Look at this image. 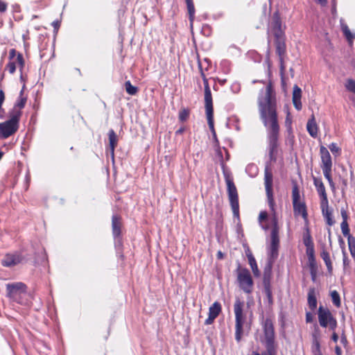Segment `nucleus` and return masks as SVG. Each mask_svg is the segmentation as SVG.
I'll return each instance as SVG.
<instances>
[{
	"mask_svg": "<svg viewBox=\"0 0 355 355\" xmlns=\"http://www.w3.org/2000/svg\"><path fill=\"white\" fill-rule=\"evenodd\" d=\"M261 119L267 128L271 143H274L279 134V126L277 113L276 94L272 83H269L263 94L258 100Z\"/></svg>",
	"mask_w": 355,
	"mask_h": 355,
	"instance_id": "obj_1",
	"label": "nucleus"
},
{
	"mask_svg": "<svg viewBox=\"0 0 355 355\" xmlns=\"http://www.w3.org/2000/svg\"><path fill=\"white\" fill-rule=\"evenodd\" d=\"M205 102L208 125L213 136L216 138V132L214 127V111L211 94L207 82L205 81Z\"/></svg>",
	"mask_w": 355,
	"mask_h": 355,
	"instance_id": "obj_2",
	"label": "nucleus"
},
{
	"mask_svg": "<svg viewBox=\"0 0 355 355\" xmlns=\"http://www.w3.org/2000/svg\"><path fill=\"white\" fill-rule=\"evenodd\" d=\"M225 182L227 187L228 198L233 214L235 216L238 217L239 214V205L236 187L234 185L232 180L229 176L225 178Z\"/></svg>",
	"mask_w": 355,
	"mask_h": 355,
	"instance_id": "obj_3",
	"label": "nucleus"
},
{
	"mask_svg": "<svg viewBox=\"0 0 355 355\" xmlns=\"http://www.w3.org/2000/svg\"><path fill=\"white\" fill-rule=\"evenodd\" d=\"M8 296L12 300L23 304L22 297L26 293V286L21 282L8 284L6 285Z\"/></svg>",
	"mask_w": 355,
	"mask_h": 355,
	"instance_id": "obj_4",
	"label": "nucleus"
},
{
	"mask_svg": "<svg viewBox=\"0 0 355 355\" xmlns=\"http://www.w3.org/2000/svg\"><path fill=\"white\" fill-rule=\"evenodd\" d=\"M237 281L239 287L246 293H250L253 288V280L249 270L239 268L237 270Z\"/></svg>",
	"mask_w": 355,
	"mask_h": 355,
	"instance_id": "obj_5",
	"label": "nucleus"
},
{
	"mask_svg": "<svg viewBox=\"0 0 355 355\" xmlns=\"http://www.w3.org/2000/svg\"><path fill=\"white\" fill-rule=\"evenodd\" d=\"M21 115V112L17 111L15 114H10V119L0 123V131L4 138H7L17 130V122Z\"/></svg>",
	"mask_w": 355,
	"mask_h": 355,
	"instance_id": "obj_6",
	"label": "nucleus"
},
{
	"mask_svg": "<svg viewBox=\"0 0 355 355\" xmlns=\"http://www.w3.org/2000/svg\"><path fill=\"white\" fill-rule=\"evenodd\" d=\"M320 151L321 155V159L322 163V167L324 175L328 180L330 185L334 187V183L331 178L332 162L330 154L327 149L324 146L320 147Z\"/></svg>",
	"mask_w": 355,
	"mask_h": 355,
	"instance_id": "obj_7",
	"label": "nucleus"
},
{
	"mask_svg": "<svg viewBox=\"0 0 355 355\" xmlns=\"http://www.w3.org/2000/svg\"><path fill=\"white\" fill-rule=\"evenodd\" d=\"M318 320L320 326L322 327L329 326L333 330L336 327L337 322L327 308L320 306L318 309Z\"/></svg>",
	"mask_w": 355,
	"mask_h": 355,
	"instance_id": "obj_8",
	"label": "nucleus"
},
{
	"mask_svg": "<svg viewBox=\"0 0 355 355\" xmlns=\"http://www.w3.org/2000/svg\"><path fill=\"white\" fill-rule=\"evenodd\" d=\"M265 187L266 193L270 202V205H272V173L269 166L265 168V177H264Z\"/></svg>",
	"mask_w": 355,
	"mask_h": 355,
	"instance_id": "obj_9",
	"label": "nucleus"
},
{
	"mask_svg": "<svg viewBox=\"0 0 355 355\" xmlns=\"http://www.w3.org/2000/svg\"><path fill=\"white\" fill-rule=\"evenodd\" d=\"M20 80L22 83V88L20 92L19 100L16 102V103L14 106L13 110L12 111V112L10 114H15V112H17V111L20 112V110L22 109L25 106V104L27 101V97L24 95V90L26 87V84H25L26 78L24 77V76L22 74H21V76H20Z\"/></svg>",
	"mask_w": 355,
	"mask_h": 355,
	"instance_id": "obj_10",
	"label": "nucleus"
},
{
	"mask_svg": "<svg viewBox=\"0 0 355 355\" xmlns=\"http://www.w3.org/2000/svg\"><path fill=\"white\" fill-rule=\"evenodd\" d=\"M22 257L17 254H8L2 260L3 266L6 267H12L21 263Z\"/></svg>",
	"mask_w": 355,
	"mask_h": 355,
	"instance_id": "obj_11",
	"label": "nucleus"
},
{
	"mask_svg": "<svg viewBox=\"0 0 355 355\" xmlns=\"http://www.w3.org/2000/svg\"><path fill=\"white\" fill-rule=\"evenodd\" d=\"M221 311L220 304L216 302L209 309V317L205 320V323L207 325L212 324L215 318L219 315Z\"/></svg>",
	"mask_w": 355,
	"mask_h": 355,
	"instance_id": "obj_12",
	"label": "nucleus"
},
{
	"mask_svg": "<svg viewBox=\"0 0 355 355\" xmlns=\"http://www.w3.org/2000/svg\"><path fill=\"white\" fill-rule=\"evenodd\" d=\"M264 332L268 345H272L274 339V329L272 322L269 319H266L264 322Z\"/></svg>",
	"mask_w": 355,
	"mask_h": 355,
	"instance_id": "obj_13",
	"label": "nucleus"
},
{
	"mask_svg": "<svg viewBox=\"0 0 355 355\" xmlns=\"http://www.w3.org/2000/svg\"><path fill=\"white\" fill-rule=\"evenodd\" d=\"M302 90L297 85H294L293 91V103L294 107L297 110H300L302 109Z\"/></svg>",
	"mask_w": 355,
	"mask_h": 355,
	"instance_id": "obj_14",
	"label": "nucleus"
},
{
	"mask_svg": "<svg viewBox=\"0 0 355 355\" xmlns=\"http://www.w3.org/2000/svg\"><path fill=\"white\" fill-rule=\"evenodd\" d=\"M278 244V231L276 226H275L271 234V254L273 257L277 256Z\"/></svg>",
	"mask_w": 355,
	"mask_h": 355,
	"instance_id": "obj_15",
	"label": "nucleus"
},
{
	"mask_svg": "<svg viewBox=\"0 0 355 355\" xmlns=\"http://www.w3.org/2000/svg\"><path fill=\"white\" fill-rule=\"evenodd\" d=\"M313 180H314V184H315V187L317 188L318 192L319 193V194L320 195V196L322 198L321 202L325 203L326 202L328 201V199H327V193L325 191V188H324V186L322 180L320 179H318L316 178H314Z\"/></svg>",
	"mask_w": 355,
	"mask_h": 355,
	"instance_id": "obj_16",
	"label": "nucleus"
},
{
	"mask_svg": "<svg viewBox=\"0 0 355 355\" xmlns=\"http://www.w3.org/2000/svg\"><path fill=\"white\" fill-rule=\"evenodd\" d=\"M234 311L235 314V320L246 319L243 313V302L239 299H236L234 305Z\"/></svg>",
	"mask_w": 355,
	"mask_h": 355,
	"instance_id": "obj_17",
	"label": "nucleus"
},
{
	"mask_svg": "<svg viewBox=\"0 0 355 355\" xmlns=\"http://www.w3.org/2000/svg\"><path fill=\"white\" fill-rule=\"evenodd\" d=\"M294 214L296 216H301L304 220L307 218V212L304 202L293 203Z\"/></svg>",
	"mask_w": 355,
	"mask_h": 355,
	"instance_id": "obj_18",
	"label": "nucleus"
},
{
	"mask_svg": "<svg viewBox=\"0 0 355 355\" xmlns=\"http://www.w3.org/2000/svg\"><path fill=\"white\" fill-rule=\"evenodd\" d=\"M306 128L311 137L315 138L318 136V128L314 115H312L311 119L308 121Z\"/></svg>",
	"mask_w": 355,
	"mask_h": 355,
	"instance_id": "obj_19",
	"label": "nucleus"
},
{
	"mask_svg": "<svg viewBox=\"0 0 355 355\" xmlns=\"http://www.w3.org/2000/svg\"><path fill=\"white\" fill-rule=\"evenodd\" d=\"M245 322V319L235 320V338L237 342H239L243 336Z\"/></svg>",
	"mask_w": 355,
	"mask_h": 355,
	"instance_id": "obj_20",
	"label": "nucleus"
},
{
	"mask_svg": "<svg viewBox=\"0 0 355 355\" xmlns=\"http://www.w3.org/2000/svg\"><path fill=\"white\" fill-rule=\"evenodd\" d=\"M321 209L322 211V214L324 216L327 223L331 226L334 224V220L331 217V211L329 209L328 201L325 202H321Z\"/></svg>",
	"mask_w": 355,
	"mask_h": 355,
	"instance_id": "obj_21",
	"label": "nucleus"
},
{
	"mask_svg": "<svg viewBox=\"0 0 355 355\" xmlns=\"http://www.w3.org/2000/svg\"><path fill=\"white\" fill-rule=\"evenodd\" d=\"M246 256L248 259V263L251 267L252 271L254 276L259 277L260 275L259 270L258 269L256 260L254 257H253L252 252L250 250H248L246 252Z\"/></svg>",
	"mask_w": 355,
	"mask_h": 355,
	"instance_id": "obj_22",
	"label": "nucleus"
},
{
	"mask_svg": "<svg viewBox=\"0 0 355 355\" xmlns=\"http://www.w3.org/2000/svg\"><path fill=\"white\" fill-rule=\"evenodd\" d=\"M308 303L311 309H314L317 306V300L314 288H310L308 293Z\"/></svg>",
	"mask_w": 355,
	"mask_h": 355,
	"instance_id": "obj_23",
	"label": "nucleus"
},
{
	"mask_svg": "<svg viewBox=\"0 0 355 355\" xmlns=\"http://www.w3.org/2000/svg\"><path fill=\"white\" fill-rule=\"evenodd\" d=\"M109 141L111 153L113 155L114 148L117 143V136L113 130H110L109 132Z\"/></svg>",
	"mask_w": 355,
	"mask_h": 355,
	"instance_id": "obj_24",
	"label": "nucleus"
},
{
	"mask_svg": "<svg viewBox=\"0 0 355 355\" xmlns=\"http://www.w3.org/2000/svg\"><path fill=\"white\" fill-rule=\"evenodd\" d=\"M321 257L324 260V261L327 267L329 272L331 273L332 270H333V266H332V263L331 261L329 254L326 251H323L321 253Z\"/></svg>",
	"mask_w": 355,
	"mask_h": 355,
	"instance_id": "obj_25",
	"label": "nucleus"
},
{
	"mask_svg": "<svg viewBox=\"0 0 355 355\" xmlns=\"http://www.w3.org/2000/svg\"><path fill=\"white\" fill-rule=\"evenodd\" d=\"M342 30L345 35V37H347V39L348 40L350 44H352L353 42V40L355 37V35L354 34H352L348 26L345 24H342Z\"/></svg>",
	"mask_w": 355,
	"mask_h": 355,
	"instance_id": "obj_26",
	"label": "nucleus"
},
{
	"mask_svg": "<svg viewBox=\"0 0 355 355\" xmlns=\"http://www.w3.org/2000/svg\"><path fill=\"white\" fill-rule=\"evenodd\" d=\"M285 44L280 39L276 43V50L277 53L279 54L280 57L284 55L285 53Z\"/></svg>",
	"mask_w": 355,
	"mask_h": 355,
	"instance_id": "obj_27",
	"label": "nucleus"
},
{
	"mask_svg": "<svg viewBox=\"0 0 355 355\" xmlns=\"http://www.w3.org/2000/svg\"><path fill=\"white\" fill-rule=\"evenodd\" d=\"M121 223L119 218L116 216L112 218V228L115 235H119L120 233Z\"/></svg>",
	"mask_w": 355,
	"mask_h": 355,
	"instance_id": "obj_28",
	"label": "nucleus"
},
{
	"mask_svg": "<svg viewBox=\"0 0 355 355\" xmlns=\"http://www.w3.org/2000/svg\"><path fill=\"white\" fill-rule=\"evenodd\" d=\"M331 297L333 303L337 307L340 306V298L338 293L336 291H333L331 292Z\"/></svg>",
	"mask_w": 355,
	"mask_h": 355,
	"instance_id": "obj_29",
	"label": "nucleus"
},
{
	"mask_svg": "<svg viewBox=\"0 0 355 355\" xmlns=\"http://www.w3.org/2000/svg\"><path fill=\"white\" fill-rule=\"evenodd\" d=\"M125 87L126 92L130 95H134L137 92V88L132 85L130 81L125 83Z\"/></svg>",
	"mask_w": 355,
	"mask_h": 355,
	"instance_id": "obj_30",
	"label": "nucleus"
},
{
	"mask_svg": "<svg viewBox=\"0 0 355 355\" xmlns=\"http://www.w3.org/2000/svg\"><path fill=\"white\" fill-rule=\"evenodd\" d=\"M292 197H293V204L296 203V202H300V192H299L298 189L296 187H293V189Z\"/></svg>",
	"mask_w": 355,
	"mask_h": 355,
	"instance_id": "obj_31",
	"label": "nucleus"
},
{
	"mask_svg": "<svg viewBox=\"0 0 355 355\" xmlns=\"http://www.w3.org/2000/svg\"><path fill=\"white\" fill-rule=\"evenodd\" d=\"M187 8L190 16V20H193V14H194V6L192 2V0H187Z\"/></svg>",
	"mask_w": 355,
	"mask_h": 355,
	"instance_id": "obj_32",
	"label": "nucleus"
},
{
	"mask_svg": "<svg viewBox=\"0 0 355 355\" xmlns=\"http://www.w3.org/2000/svg\"><path fill=\"white\" fill-rule=\"evenodd\" d=\"M189 114V112L187 109H182L179 113V119L181 121H184L187 119Z\"/></svg>",
	"mask_w": 355,
	"mask_h": 355,
	"instance_id": "obj_33",
	"label": "nucleus"
},
{
	"mask_svg": "<svg viewBox=\"0 0 355 355\" xmlns=\"http://www.w3.org/2000/svg\"><path fill=\"white\" fill-rule=\"evenodd\" d=\"M345 87L349 91L355 93V80L348 79L345 84Z\"/></svg>",
	"mask_w": 355,
	"mask_h": 355,
	"instance_id": "obj_34",
	"label": "nucleus"
},
{
	"mask_svg": "<svg viewBox=\"0 0 355 355\" xmlns=\"http://www.w3.org/2000/svg\"><path fill=\"white\" fill-rule=\"evenodd\" d=\"M341 230H342V232L344 236H350L349 235V227H348V224H347V221H343L342 223H341Z\"/></svg>",
	"mask_w": 355,
	"mask_h": 355,
	"instance_id": "obj_35",
	"label": "nucleus"
},
{
	"mask_svg": "<svg viewBox=\"0 0 355 355\" xmlns=\"http://www.w3.org/2000/svg\"><path fill=\"white\" fill-rule=\"evenodd\" d=\"M343 269L345 271L347 270L349 268V260L347 258L346 253L345 251L343 252Z\"/></svg>",
	"mask_w": 355,
	"mask_h": 355,
	"instance_id": "obj_36",
	"label": "nucleus"
},
{
	"mask_svg": "<svg viewBox=\"0 0 355 355\" xmlns=\"http://www.w3.org/2000/svg\"><path fill=\"white\" fill-rule=\"evenodd\" d=\"M6 69L10 73H13L16 70V62L15 61H10L6 66Z\"/></svg>",
	"mask_w": 355,
	"mask_h": 355,
	"instance_id": "obj_37",
	"label": "nucleus"
},
{
	"mask_svg": "<svg viewBox=\"0 0 355 355\" xmlns=\"http://www.w3.org/2000/svg\"><path fill=\"white\" fill-rule=\"evenodd\" d=\"M332 153L338 155L340 151V148L337 146L336 144L332 143L329 146Z\"/></svg>",
	"mask_w": 355,
	"mask_h": 355,
	"instance_id": "obj_38",
	"label": "nucleus"
},
{
	"mask_svg": "<svg viewBox=\"0 0 355 355\" xmlns=\"http://www.w3.org/2000/svg\"><path fill=\"white\" fill-rule=\"evenodd\" d=\"M16 62L19 65L20 70H21L24 67V58H23L21 54L19 53L17 55V59H16Z\"/></svg>",
	"mask_w": 355,
	"mask_h": 355,
	"instance_id": "obj_39",
	"label": "nucleus"
},
{
	"mask_svg": "<svg viewBox=\"0 0 355 355\" xmlns=\"http://www.w3.org/2000/svg\"><path fill=\"white\" fill-rule=\"evenodd\" d=\"M7 3L5 1L0 0V12H5L7 9Z\"/></svg>",
	"mask_w": 355,
	"mask_h": 355,
	"instance_id": "obj_40",
	"label": "nucleus"
},
{
	"mask_svg": "<svg viewBox=\"0 0 355 355\" xmlns=\"http://www.w3.org/2000/svg\"><path fill=\"white\" fill-rule=\"evenodd\" d=\"M267 217H268V214L266 211H261L259 216V222L261 223L262 221L266 220Z\"/></svg>",
	"mask_w": 355,
	"mask_h": 355,
	"instance_id": "obj_41",
	"label": "nucleus"
},
{
	"mask_svg": "<svg viewBox=\"0 0 355 355\" xmlns=\"http://www.w3.org/2000/svg\"><path fill=\"white\" fill-rule=\"evenodd\" d=\"M17 54V52L15 49H12L9 52V59L10 61H14L13 59L15 58V55Z\"/></svg>",
	"mask_w": 355,
	"mask_h": 355,
	"instance_id": "obj_42",
	"label": "nucleus"
},
{
	"mask_svg": "<svg viewBox=\"0 0 355 355\" xmlns=\"http://www.w3.org/2000/svg\"><path fill=\"white\" fill-rule=\"evenodd\" d=\"M5 99V95L3 90L0 89V111L2 110L1 106Z\"/></svg>",
	"mask_w": 355,
	"mask_h": 355,
	"instance_id": "obj_43",
	"label": "nucleus"
},
{
	"mask_svg": "<svg viewBox=\"0 0 355 355\" xmlns=\"http://www.w3.org/2000/svg\"><path fill=\"white\" fill-rule=\"evenodd\" d=\"M340 213H341V216H342V218L343 219V221H347V211L344 209H342L341 211H340Z\"/></svg>",
	"mask_w": 355,
	"mask_h": 355,
	"instance_id": "obj_44",
	"label": "nucleus"
},
{
	"mask_svg": "<svg viewBox=\"0 0 355 355\" xmlns=\"http://www.w3.org/2000/svg\"><path fill=\"white\" fill-rule=\"evenodd\" d=\"M313 320V316L311 313H307L306 315V320L307 322H311Z\"/></svg>",
	"mask_w": 355,
	"mask_h": 355,
	"instance_id": "obj_45",
	"label": "nucleus"
},
{
	"mask_svg": "<svg viewBox=\"0 0 355 355\" xmlns=\"http://www.w3.org/2000/svg\"><path fill=\"white\" fill-rule=\"evenodd\" d=\"M341 343L344 345H346L347 343V338L345 335H343L341 336Z\"/></svg>",
	"mask_w": 355,
	"mask_h": 355,
	"instance_id": "obj_46",
	"label": "nucleus"
},
{
	"mask_svg": "<svg viewBox=\"0 0 355 355\" xmlns=\"http://www.w3.org/2000/svg\"><path fill=\"white\" fill-rule=\"evenodd\" d=\"M332 340L334 341V342H337L338 340V336L337 335V334L336 333H334L333 335H332V337H331Z\"/></svg>",
	"mask_w": 355,
	"mask_h": 355,
	"instance_id": "obj_47",
	"label": "nucleus"
},
{
	"mask_svg": "<svg viewBox=\"0 0 355 355\" xmlns=\"http://www.w3.org/2000/svg\"><path fill=\"white\" fill-rule=\"evenodd\" d=\"M335 350H336V355H341L342 352H341V349L340 348V347L336 346Z\"/></svg>",
	"mask_w": 355,
	"mask_h": 355,
	"instance_id": "obj_48",
	"label": "nucleus"
},
{
	"mask_svg": "<svg viewBox=\"0 0 355 355\" xmlns=\"http://www.w3.org/2000/svg\"><path fill=\"white\" fill-rule=\"evenodd\" d=\"M266 291L269 300L270 301L271 300V293H270V291L269 288H266Z\"/></svg>",
	"mask_w": 355,
	"mask_h": 355,
	"instance_id": "obj_49",
	"label": "nucleus"
},
{
	"mask_svg": "<svg viewBox=\"0 0 355 355\" xmlns=\"http://www.w3.org/2000/svg\"><path fill=\"white\" fill-rule=\"evenodd\" d=\"M217 257L219 259H222L223 258V252L221 251H218L217 252Z\"/></svg>",
	"mask_w": 355,
	"mask_h": 355,
	"instance_id": "obj_50",
	"label": "nucleus"
},
{
	"mask_svg": "<svg viewBox=\"0 0 355 355\" xmlns=\"http://www.w3.org/2000/svg\"><path fill=\"white\" fill-rule=\"evenodd\" d=\"M184 132V128H181L176 131V134H182Z\"/></svg>",
	"mask_w": 355,
	"mask_h": 355,
	"instance_id": "obj_51",
	"label": "nucleus"
},
{
	"mask_svg": "<svg viewBox=\"0 0 355 355\" xmlns=\"http://www.w3.org/2000/svg\"><path fill=\"white\" fill-rule=\"evenodd\" d=\"M319 3L322 6H324L327 3V0H317Z\"/></svg>",
	"mask_w": 355,
	"mask_h": 355,
	"instance_id": "obj_52",
	"label": "nucleus"
},
{
	"mask_svg": "<svg viewBox=\"0 0 355 355\" xmlns=\"http://www.w3.org/2000/svg\"><path fill=\"white\" fill-rule=\"evenodd\" d=\"M311 259H314L313 254V250H311L310 252H309V260H311Z\"/></svg>",
	"mask_w": 355,
	"mask_h": 355,
	"instance_id": "obj_53",
	"label": "nucleus"
},
{
	"mask_svg": "<svg viewBox=\"0 0 355 355\" xmlns=\"http://www.w3.org/2000/svg\"><path fill=\"white\" fill-rule=\"evenodd\" d=\"M53 25L55 27V28H58L59 26V23L58 21H55L53 23Z\"/></svg>",
	"mask_w": 355,
	"mask_h": 355,
	"instance_id": "obj_54",
	"label": "nucleus"
},
{
	"mask_svg": "<svg viewBox=\"0 0 355 355\" xmlns=\"http://www.w3.org/2000/svg\"><path fill=\"white\" fill-rule=\"evenodd\" d=\"M309 261H310V264H311V267H313L314 264H315L314 259H311V260H309Z\"/></svg>",
	"mask_w": 355,
	"mask_h": 355,
	"instance_id": "obj_55",
	"label": "nucleus"
},
{
	"mask_svg": "<svg viewBox=\"0 0 355 355\" xmlns=\"http://www.w3.org/2000/svg\"><path fill=\"white\" fill-rule=\"evenodd\" d=\"M273 150H274V147H272L271 150H270V156L271 157H272V155Z\"/></svg>",
	"mask_w": 355,
	"mask_h": 355,
	"instance_id": "obj_56",
	"label": "nucleus"
},
{
	"mask_svg": "<svg viewBox=\"0 0 355 355\" xmlns=\"http://www.w3.org/2000/svg\"><path fill=\"white\" fill-rule=\"evenodd\" d=\"M2 156H3V153L0 151V159H1Z\"/></svg>",
	"mask_w": 355,
	"mask_h": 355,
	"instance_id": "obj_57",
	"label": "nucleus"
},
{
	"mask_svg": "<svg viewBox=\"0 0 355 355\" xmlns=\"http://www.w3.org/2000/svg\"><path fill=\"white\" fill-rule=\"evenodd\" d=\"M252 355H259V354L258 353L254 352V353H253Z\"/></svg>",
	"mask_w": 355,
	"mask_h": 355,
	"instance_id": "obj_58",
	"label": "nucleus"
}]
</instances>
